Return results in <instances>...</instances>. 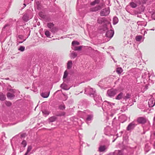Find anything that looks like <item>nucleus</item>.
<instances>
[{
	"mask_svg": "<svg viewBox=\"0 0 155 155\" xmlns=\"http://www.w3.org/2000/svg\"><path fill=\"white\" fill-rule=\"evenodd\" d=\"M5 104L8 107L11 106L12 105V103L9 101H6Z\"/></svg>",
	"mask_w": 155,
	"mask_h": 155,
	"instance_id": "4c0bfd02",
	"label": "nucleus"
},
{
	"mask_svg": "<svg viewBox=\"0 0 155 155\" xmlns=\"http://www.w3.org/2000/svg\"><path fill=\"white\" fill-rule=\"evenodd\" d=\"M115 155H123V153L121 150H116L114 152Z\"/></svg>",
	"mask_w": 155,
	"mask_h": 155,
	"instance_id": "a211bd4d",
	"label": "nucleus"
},
{
	"mask_svg": "<svg viewBox=\"0 0 155 155\" xmlns=\"http://www.w3.org/2000/svg\"><path fill=\"white\" fill-rule=\"evenodd\" d=\"M26 1H27V0H25V2Z\"/></svg>",
	"mask_w": 155,
	"mask_h": 155,
	"instance_id": "3c124183",
	"label": "nucleus"
},
{
	"mask_svg": "<svg viewBox=\"0 0 155 155\" xmlns=\"http://www.w3.org/2000/svg\"><path fill=\"white\" fill-rule=\"evenodd\" d=\"M123 94L122 92H120L116 97L115 99L117 100L121 99L123 97Z\"/></svg>",
	"mask_w": 155,
	"mask_h": 155,
	"instance_id": "ddd939ff",
	"label": "nucleus"
},
{
	"mask_svg": "<svg viewBox=\"0 0 155 155\" xmlns=\"http://www.w3.org/2000/svg\"><path fill=\"white\" fill-rule=\"evenodd\" d=\"M65 108V106L64 105H61L59 106V108L61 110H64Z\"/></svg>",
	"mask_w": 155,
	"mask_h": 155,
	"instance_id": "f704fd0d",
	"label": "nucleus"
},
{
	"mask_svg": "<svg viewBox=\"0 0 155 155\" xmlns=\"http://www.w3.org/2000/svg\"><path fill=\"white\" fill-rule=\"evenodd\" d=\"M80 44V43L77 41H73L72 42V45H78Z\"/></svg>",
	"mask_w": 155,
	"mask_h": 155,
	"instance_id": "c756f323",
	"label": "nucleus"
},
{
	"mask_svg": "<svg viewBox=\"0 0 155 155\" xmlns=\"http://www.w3.org/2000/svg\"><path fill=\"white\" fill-rule=\"evenodd\" d=\"M41 14V13H39V14L40 16H41V17H42V18H44L45 17V16L44 15H40Z\"/></svg>",
	"mask_w": 155,
	"mask_h": 155,
	"instance_id": "a18cd8bd",
	"label": "nucleus"
},
{
	"mask_svg": "<svg viewBox=\"0 0 155 155\" xmlns=\"http://www.w3.org/2000/svg\"><path fill=\"white\" fill-rule=\"evenodd\" d=\"M92 97L94 98V100L98 104L101 103L102 101L101 97L96 94H95V95H94V97Z\"/></svg>",
	"mask_w": 155,
	"mask_h": 155,
	"instance_id": "423d86ee",
	"label": "nucleus"
},
{
	"mask_svg": "<svg viewBox=\"0 0 155 155\" xmlns=\"http://www.w3.org/2000/svg\"><path fill=\"white\" fill-rule=\"evenodd\" d=\"M144 37L141 35H137L135 37V40L137 41L142 42L144 41Z\"/></svg>",
	"mask_w": 155,
	"mask_h": 155,
	"instance_id": "9d476101",
	"label": "nucleus"
},
{
	"mask_svg": "<svg viewBox=\"0 0 155 155\" xmlns=\"http://www.w3.org/2000/svg\"><path fill=\"white\" fill-rule=\"evenodd\" d=\"M43 113L46 115H48L49 114V112L47 110H44L42 111Z\"/></svg>",
	"mask_w": 155,
	"mask_h": 155,
	"instance_id": "72a5a7b5",
	"label": "nucleus"
},
{
	"mask_svg": "<svg viewBox=\"0 0 155 155\" xmlns=\"http://www.w3.org/2000/svg\"><path fill=\"white\" fill-rule=\"evenodd\" d=\"M25 47L23 46H21L18 50L21 51H23L25 50Z\"/></svg>",
	"mask_w": 155,
	"mask_h": 155,
	"instance_id": "473e14b6",
	"label": "nucleus"
},
{
	"mask_svg": "<svg viewBox=\"0 0 155 155\" xmlns=\"http://www.w3.org/2000/svg\"><path fill=\"white\" fill-rule=\"evenodd\" d=\"M28 153H27V152H26L25 153V155H27L28 154Z\"/></svg>",
	"mask_w": 155,
	"mask_h": 155,
	"instance_id": "de8ad7c7",
	"label": "nucleus"
},
{
	"mask_svg": "<svg viewBox=\"0 0 155 155\" xmlns=\"http://www.w3.org/2000/svg\"><path fill=\"white\" fill-rule=\"evenodd\" d=\"M102 7L101 5L97 6L91 9V11L92 12H96L101 9Z\"/></svg>",
	"mask_w": 155,
	"mask_h": 155,
	"instance_id": "9b49d317",
	"label": "nucleus"
},
{
	"mask_svg": "<svg viewBox=\"0 0 155 155\" xmlns=\"http://www.w3.org/2000/svg\"><path fill=\"white\" fill-rule=\"evenodd\" d=\"M154 148L155 149V142H154Z\"/></svg>",
	"mask_w": 155,
	"mask_h": 155,
	"instance_id": "8fccbe9b",
	"label": "nucleus"
},
{
	"mask_svg": "<svg viewBox=\"0 0 155 155\" xmlns=\"http://www.w3.org/2000/svg\"><path fill=\"white\" fill-rule=\"evenodd\" d=\"M45 35L48 37H50V33L49 31H46L45 32Z\"/></svg>",
	"mask_w": 155,
	"mask_h": 155,
	"instance_id": "2f4dec72",
	"label": "nucleus"
},
{
	"mask_svg": "<svg viewBox=\"0 0 155 155\" xmlns=\"http://www.w3.org/2000/svg\"><path fill=\"white\" fill-rule=\"evenodd\" d=\"M50 92L42 93L41 94V96L44 98H47Z\"/></svg>",
	"mask_w": 155,
	"mask_h": 155,
	"instance_id": "4468645a",
	"label": "nucleus"
},
{
	"mask_svg": "<svg viewBox=\"0 0 155 155\" xmlns=\"http://www.w3.org/2000/svg\"><path fill=\"white\" fill-rule=\"evenodd\" d=\"M116 71L118 74H120L122 72L123 70L121 68H117Z\"/></svg>",
	"mask_w": 155,
	"mask_h": 155,
	"instance_id": "a878e982",
	"label": "nucleus"
},
{
	"mask_svg": "<svg viewBox=\"0 0 155 155\" xmlns=\"http://www.w3.org/2000/svg\"><path fill=\"white\" fill-rule=\"evenodd\" d=\"M21 144L24 146V147H25L27 145L26 141L25 140H23L21 143Z\"/></svg>",
	"mask_w": 155,
	"mask_h": 155,
	"instance_id": "58836bf2",
	"label": "nucleus"
},
{
	"mask_svg": "<svg viewBox=\"0 0 155 155\" xmlns=\"http://www.w3.org/2000/svg\"><path fill=\"white\" fill-rule=\"evenodd\" d=\"M130 97V95L129 94H126V96H125L124 97V99L125 100H127Z\"/></svg>",
	"mask_w": 155,
	"mask_h": 155,
	"instance_id": "7c9ffc66",
	"label": "nucleus"
},
{
	"mask_svg": "<svg viewBox=\"0 0 155 155\" xmlns=\"http://www.w3.org/2000/svg\"><path fill=\"white\" fill-rule=\"evenodd\" d=\"M137 121L139 124H144L145 123V118L143 117H139L137 118Z\"/></svg>",
	"mask_w": 155,
	"mask_h": 155,
	"instance_id": "6e6552de",
	"label": "nucleus"
},
{
	"mask_svg": "<svg viewBox=\"0 0 155 155\" xmlns=\"http://www.w3.org/2000/svg\"><path fill=\"white\" fill-rule=\"evenodd\" d=\"M93 118V116L91 115H88L87 116V117L86 119V120L87 121V123H88L89 121H90Z\"/></svg>",
	"mask_w": 155,
	"mask_h": 155,
	"instance_id": "6ab92c4d",
	"label": "nucleus"
},
{
	"mask_svg": "<svg viewBox=\"0 0 155 155\" xmlns=\"http://www.w3.org/2000/svg\"><path fill=\"white\" fill-rule=\"evenodd\" d=\"M105 21V18H98L97 20V22L99 24H102L103 22H104Z\"/></svg>",
	"mask_w": 155,
	"mask_h": 155,
	"instance_id": "f8f14e48",
	"label": "nucleus"
},
{
	"mask_svg": "<svg viewBox=\"0 0 155 155\" xmlns=\"http://www.w3.org/2000/svg\"><path fill=\"white\" fill-rule=\"evenodd\" d=\"M118 92V90L115 89H111L108 90L107 92V95L110 97H114Z\"/></svg>",
	"mask_w": 155,
	"mask_h": 155,
	"instance_id": "f257e3e1",
	"label": "nucleus"
},
{
	"mask_svg": "<svg viewBox=\"0 0 155 155\" xmlns=\"http://www.w3.org/2000/svg\"><path fill=\"white\" fill-rule=\"evenodd\" d=\"M15 89L10 90V91L12 93L8 92L7 95V97L11 99H13L15 97L14 93H15Z\"/></svg>",
	"mask_w": 155,
	"mask_h": 155,
	"instance_id": "39448f33",
	"label": "nucleus"
},
{
	"mask_svg": "<svg viewBox=\"0 0 155 155\" xmlns=\"http://www.w3.org/2000/svg\"><path fill=\"white\" fill-rule=\"evenodd\" d=\"M110 13V10L109 8H106L101 11L100 14L101 16H106L108 15Z\"/></svg>",
	"mask_w": 155,
	"mask_h": 155,
	"instance_id": "20e7f679",
	"label": "nucleus"
},
{
	"mask_svg": "<svg viewBox=\"0 0 155 155\" xmlns=\"http://www.w3.org/2000/svg\"><path fill=\"white\" fill-rule=\"evenodd\" d=\"M6 97L5 95H4L3 94L0 93V100L2 101H4Z\"/></svg>",
	"mask_w": 155,
	"mask_h": 155,
	"instance_id": "4be33fe9",
	"label": "nucleus"
},
{
	"mask_svg": "<svg viewBox=\"0 0 155 155\" xmlns=\"http://www.w3.org/2000/svg\"><path fill=\"white\" fill-rule=\"evenodd\" d=\"M47 26L50 29V30L54 27V24L52 23H48Z\"/></svg>",
	"mask_w": 155,
	"mask_h": 155,
	"instance_id": "aec40b11",
	"label": "nucleus"
},
{
	"mask_svg": "<svg viewBox=\"0 0 155 155\" xmlns=\"http://www.w3.org/2000/svg\"><path fill=\"white\" fill-rule=\"evenodd\" d=\"M68 73L67 71H65L64 74V75L63 76V79L65 78H67L68 76Z\"/></svg>",
	"mask_w": 155,
	"mask_h": 155,
	"instance_id": "c9c22d12",
	"label": "nucleus"
},
{
	"mask_svg": "<svg viewBox=\"0 0 155 155\" xmlns=\"http://www.w3.org/2000/svg\"><path fill=\"white\" fill-rule=\"evenodd\" d=\"M31 149H32V147L31 146H28V147L27 151L26 152L28 153L31 150Z\"/></svg>",
	"mask_w": 155,
	"mask_h": 155,
	"instance_id": "e433bc0d",
	"label": "nucleus"
},
{
	"mask_svg": "<svg viewBox=\"0 0 155 155\" xmlns=\"http://www.w3.org/2000/svg\"><path fill=\"white\" fill-rule=\"evenodd\" d=\"M143 1H145V0H143Z\"/></svg>",
	"mask_w": 155,
	"mask_h": 155,
	"instance_id": "6e6d98bb",
	"label": "nucleus"
},
{
	"mask_svg": "<svg viewBox=\"0 0 155 155\" xmlns=\"http://www.w3.org/2000/svg\"><path fill=\"white\" fill-rule=\"evenodd\" d=\"M154 135H155V133H154Z\"/></svg>",
	"mask_w": 155,
	"mask_h": 155,
	"instance_id": "5fc2aeb1",
	"label": "nucleus"
},
{
	"mask_svg": "<svg viewBox=\"0 0 155 155\" xmlns=\"http://www.w3.org/2000/svg\"><path fill=\"white\" fill-rule=\"evenodd\" d=\"M105 147L104 146H101L99 148V151L100 152L104 151L105 150Z\"/></svg>",
	"mask_w": 155,
	"mask_h": 155,
	"instance_id": "412c9836",
	"label": "nucleus"
},
{
	"mask_svg": "<svg viewBox=\"0 0 155 155\" xmlns=\"http://www.w3.org/2000/svg\"><path fill=\"white\" fill-rule=\"evenodd\" d=\"M99 0H95L94 2L91 3V5H94L96 4L99 3Z\"/></svg>",
	"mask_w": 155,
	"mask_h": 155,
	"instance_id": "393cba45",
	"label": "nucleus"
},
{
	"mask_svg": "<svg viewBox=\"0 0 155 155\" xmlns=\"http://www.w3.org/2000/svg\"><path fill=\"white\" fill-rule=\"evenodd\" d=\"M61 87L63 89L65 90H68L70 87H67V85L64 83H63L61 85Z\"/></svg>",
	"mask_w": 155,
	"mask_h": 155,
	"instance_id": "dca6fc26",
	"label": "nucleus"
},
{
	"mask_svg": "<svg viewBox=\"0 0 155 155\" xmlns=\"http://www.w3.org/2000/svg\"><path fill=\"white\" fill-rule=\"evenodd\" d=\"M144 33H145V31H144Z\"/></svg>",
	"mask_w": 155,
	"mask_h": 155,
	"instance_id": "864d4df0",
	"label": "nucleus"
},
{
	"mask_svg": "<svg viewBox=\"0 0 155 155\" xmlns=\"http://www.w3.org/2000/svg\"><path fill=\"white\" fill-rule=\"evenodd\" d=\"M104 104H107L108 105H110V103L108 102H107V101H105L104 102Z\"/></svg>",
	"mask_w": 155,
	"mask_h": 155,
	"instance_id": "ea45409f",
	"label": "nucleus"
},
{
	"mask_svg": "<svg viewBox=\"0 0 155 155\" xmlns=\"http://www.w3.org/2000/svg\"><path fill=\"white\" fill-rule=\"evenodd\" d=\"M65 112H63L62 113H61V114L59 115L58 116H64L65 115Z\"/></svg>",
	"mask_w": 155,
	"mask_h": 155,
	"instance_id": "a19ab883",
	"label": "nucleus"
},
{
	"mask_svg": "<svg viewBox=\"0 0 155 155\" xmlns=\"http://www.w3.org/2000/svg\"><path fill=\"white\" fill-rule=\"evenodd\" d=\"M32 15V14L31 12H30L29 14L26 13L25 14L22 18L25 21H27L32 18L33 16Z\"/></svg>",
	"mask_w": 155,
	"mask_h": 155,
	"instance_id": "7ed1b4c3",
	"label": "nucleus"
},
{
	"mask_svg": "<svg viewBox=\"0 0 155 155\" xmlns=\"http://www.w3.org/2000/svg\"><path fill=\"white\" fill-rule=\"evenodd\" d=\"M56 119L55 117H52L49 118V120L50 122H53L55 121Z\"/></svg>",
	"mask_w": 155,
	"mask_h": 155,
	"instance_id": "cd10ccee",
	"label": "nucleus"
},
{
	"mask_svg": "<svg viewBox=\"0 0 155 155\" xmlns=\"http://www.w3.org/2000/svg\"><path fill=\"white\" fill-rule=\"evenodd\" d=\"M9 26V24H7L6 25H5L4 27L3 28L5 29V28Z\"/></svg>",
	"mask_w": 155,
	"mask_h": 155,
	"instance_id": "79ce46f5",
	"label": "nucleus"
},
{
	"mask_svg": "<svg viewBox=\"0 0 155 155\" xmlns=\"http://www.w3.org/2000/svg\"><path fill=\"white\" fill-rule=\"evenodd\" d=\"M82 48V46H81L79 47H75L72 49L75 51H80Z\"/></svg>",
	"mask_w": 155,
	"mask_h": 155,
	"instance_id": "5701e85b",
	"label": "nucleus"
},
{
	"mask_svg": "<svg viewBox=\"0 0 155 155\" xmlns=\"http://www.w3.org/2000/svg\"><path fill=\"white\" fill-rule=\"evenodd\" d=\"M72 65V63L71 61H68L67 63V68L68 69H70L71 68Z\"/></svg>",
	"mask_w": 155,
	"mask_h": 155,
	"instance_id": "f3484780",
	"label": "nucleus"
},
{
	"mask_svg": "<svg viewBox=\"0 0 155 155\" xmlns=\"http://www.w3.org/2000/svg\"><path fill=\"white\" fill-rule=\"evenodd\" d=\"M23 42V41H21V42H19V43H22V42Z\"/></svg>",
	"mask_w": 155,
	"mask_h": 155,
	"instance_id": "603ef678",
	"label": "nucleus"
},
{
	"mask_svg": "<svg viewBox=\"0 0 155 155\" xmlns=\"http://www.w3.org/2000/svg\"><path fill=\"white\" fill-rule=\"evenodd\" d=\"M151 102V101L150 100V101H149L148 104H149V105H150V102Z\"/></svg>",
	"mask_w": 155,
	"mask_h": 155,
	"instance_id": "09e8293b",
	"label": "nucleus"
},
{
	"mask_svg": "<svg viewBox=\"0 0 155 155\" xmlns=\"http://www.w3.org/2000/svg\"><path fill=\"white\" fill-rule=\"evenodd\" d=\"M58 29L57 28L54 27L50 30L52 32L55 33L58 31Z\"/></svg>",
	"mask_w": 155,
	"mask_h": 155,
	"instance_id": "b1692460",
	"label": "nucleus"
},
{
	"mask_svg": "<svg viewBox=\"0 0 155 155\" xmlns=\"http://www.w3.org/2000/svg\"><path fill=\"white\" fill-rule=\"evenodd\" d=\"M130 5L131 7L133 8H135L137 6L136 4L133 2L130 3Z\"/></svg>",
	"mask_w": 155,
	"mask_h": 155,
	"instance_id": "c85d7f7f",
	"label": "nucleus"
},
{
	"mask_svg": "<svg viewBox=\"0 0 155 155\" xmlns=\"http://www.w3.org/2000/svg\"><path fill=\"white\" fill-rule=\"evenodd\" d=\"M113 24H116L118 22V19L117 17H114L113 19Z\"/></svg>",
	"mask_w": 155,
	"mask_h": 155,
	"instance_id": "bb28decb",
	"label": "nucleus"
},
{
	"mask_svg": "<svg viewBox=\"0 0 155 155\" xmlns=\"http://www.w3.org/2000/svg\"><path fill=\"white\" fill-rule=\"evenodd\" d=\"M70 56L71 58H74L77 56V54L76 52L73 51L70 54Z\"/></svg>",
	"mask_w": 155,
	"mask_h": 155,
	"instance_id": "2eb2a0df",
	"label": "nucleus"
},
{
	"mask_svg": "<svg viewBox=\"0 0 155 155\" xmlns=\"http://www.w3.org/2000/svg\"><path fill=\"white\" fill-rule=\"evenodd\" d=\"M85 94H88L91 97H94V95H95L96 92L95 91H94L92 88H90L88 87L86 88L85 90Z\"/></svg>",
	"mask_w": 155,
	"mask_h": 155,
	"instance_id": "f03ea898",
	"label": "nucleus"
},
{
	"mask_svg": "<svg viewBox=\"0 0 155 155\" xmlns=\"http://www.w3.org/2000/svg\"><path fill=\"white\" fill-rule=\"evenodd\" d=\"M110 129L109 127H107L106 128H105V130H108V129Z\"/></svg>",
	"mask_w": 155,
	"mask_h": 155,
	"instance_id": "c03bdc74",
	"label": "nucleus"
},
{
	"mask_svg": "<svg viewBox=\"0 0 155 155\" xmlns=\"http://www.w3.org/2000/svg\"><path fill=\"white\" fill-rule=\"evenodd\" d=\"M24 8L26 6V5L25 3L24 4Z\"/></svg>",
	"mask_w": 155,
	"mask_h": 155,
	"instance_id": "49530a36",
	"label": "nucleus"
},
{
	"mask_svg": "<svg viewBox=\"0 0 155 155\" xmlns=\"http://www.w3.org/2000/svg\"><path fill=\"white\" fill-rule=\"evenodd\" d=\"M108 155H115L114 152L110 153L108 154Z\"/></svg>",
	"mask_w": 155,
	"mask_h": 155,
	"instance_id": "37998d69",
	"label": "nucleus"
},
{
	"mask_svg": "<svg viewBox=\"0 0 155 155\" xmlns=\"http://www.w3.org/2000/svg\"><path fill=\"white\" fill-rule=\"evenodd\" d=\"M135 125H136L134 124V122H133L129 124L127 127V130L128 131L130 130L133 129L135 127Z\"/></svg>",
	"mask_w": 155,
	"mask_h": 155,
	"instance_id": "1a4fd4ad",
	"label": "nucleus"
},
{
	"mask_svg": "<svg viewBox=\"0 0 155 155\" xmlns=\"http://www.w3.org/2000/svg\"><path fill=\"white\" fill-rule=\"evenodd\" d=\"M114 33V32L113 30H110L107 31L106 33V36L110 38H111L113 36Z\"/></svg>",
	"mask_w": 155,
	"mask_h": 155,
	"instance_id": "0eeeda50",
	"label": "nucleus"
}]
</instances>
